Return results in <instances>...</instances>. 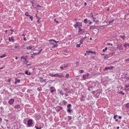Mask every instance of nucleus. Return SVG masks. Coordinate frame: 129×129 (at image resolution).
Segmentation results:
<instances>
[{"label": "nucleus", "instance_id": "37", "mask_svg": "<svg viewBox=\"0 0 129 129\" xmlns=\"http://www.w3.org/2000/svg\"><path fill=\"white\" fill-rule=\"evenodd\" d=\"M119 93H121V94L122 95H124V92H123L122 91H120L119 92Z\"/></svg>", "mask_w": 129, "mask_h": 129}, {"label": "nucleus", "instance_id": "55", "mask_svg": "<svg viewBox=\"0 0 129 129\" xmlns=\"http://www.w3.org/2000/svg\"><path fill=\"white\" fill-rule=\"evenodd\" d=\"M37 18H38V20H37V22L38 23H39V20H40V18H38V17H37Z\"/></svg>", "mask_w": 129, "mask_h": 129}, {"label": "nucleus", "instance_id": "45", "mask_svg": "<svg viewBox=\"0 0 129 129\" xmlns=\"http://www.w3.org/2000/svg\"><path fill=\"white\" fill-rule=\"evenodd\" d=\"M60 69L62 70H63L64 69H63V67L62 66L60 67Z\"/></svg>", "mask_w": 129, "mask_h": 129}, {"label": "nucleus", "instance_id": "21", "mask_svg": "<svg viewBox=\"0 0 129 129\" xmlns=\"http://www.w3.org/2000/svg\"><path fill=\"white\" fill-rule=\"evenodd\" d=\"M72 110H71L70 108H68L67 110V111L69 113H70L72 111Z\"/></svg>", "mask_w": 129, "mask_h": 129}, {"label": "nucleus", "instance_id": "38", "mask_svg": "<svg viewBox=\"0 0 129 129\" xmlns=\"http://www.w3.org/2000/svg\"><path fill=\"white\" fill-rule=\"evenodd\" d=\"M117 116H118V115H114V116L113 117V118L115 119H116V117H117Z\"/></svg>", "mask_w": 129, "mask_h": 129}, {"label": "nucleus", "instance_id": "14", "mask_svg": "<svg viewBox=\"0 0 129 129\" xmlns=\"http://www.w3.org/2000/svg\"><path fill=\"white\" fill-rule=\"evenodd\" d=\"M20 79H18L17 78H16L15 84H16L17 83H20Z\"/></svg>", "mask_w": 129, "mask_h": 129}, {"label": "nucleus", "instance_id": "27", "mask_svg": "<svg viewBox=\"0 0 129 129\" xmlns=\"http://www.w3.org/2000/svg\"><path fill=\"white\" fill-rule=\"evenodd\" d=\"M68 118H69V119L68 120V121L72 119V117L71 116H68Z\"/></svg>", "mask_w": 129, "mask_h": 129}, {"label": "nucleus", "instance_id": "39", "mask_svg": "<svg viewBox=\"0 0 129 129\" xmlns=\"http://www.w3.org/2000/svg\"><path fill=\"white\" fill-rule=\"evenodd\" d=\"M80 44H77L76 45V47H80Z\"/></svg>", "mask_w": 129, "mask_h": 129}, {"label": "nucleus", "instance_id": "49", "mask_svg": "<svg viewBox=\"0 0 129 129\" xmlns=\"http://www.w3.org/2000/svg\"><path fill=\"white\" fill-rule=\"evenodd\" d=\"M11 40L12 41H14V40L13 38L12 37H11Z\"/></svg>", "mask_w": 129, "mask_h": 129}, {"label": "nucleus", "instance_id": "60", "mask_svg": "<svg viewBox=\"0 0 129 129\" xmlns=\"http://www.w3.org/2000/svg\"><path fill=\"white\" fill-rule=\"evenodd\" d=\"M92 18L94 19V20H95L96 19V18L95 17H93Z\"/></svg>", "mask_w": 129, "mask_h": 129}, {"label": "nucleus", "instance_id": "35", "mask_svg": "<svg viewBox=\"0 0 129 129\" xmlns=\"http://www.w3.org/2000/svg\"><path fill=\"white\" fill-rule=\"evenodd\" d=\"M107 49H108V48H107V47H105V49H103V52L105 51H106V50H107Z\"/></svg>", "mask_w": 129, "mask_h": 129}, {"label": "nucleus", "instance_id": "24", "mask_svg": "<svg viewBox=\"0 0 129 129\" xmlns=\"http://www.w3.org/2000/svg\"><path fill=\"white\" fill-rule=\"evenodd\" d=\"M21 59H24L25 60V61H26L27 58L23 56H22L21 58Z\"/></svg>", "mask_w": 129, "mask_h": 129}, {"label": "nucleus", "instance_id": "53", "mask_svg": "<svg viewBox=\"0 0 129 129\" xmlns=\"http://www.w3.org/2000/svg\"><path fill=\"white\" fill-rule=\"evenodd\" d=\"M126 44H125L124 45V47L125 48L127 46V45H126Z\"/></svg>", "mask_w": 129, "mask_h": 129}, {"label": "nucleus", "instance_id": "58", "mask_svg": "<svg viewBox=\"0 0 129 129\" xmlns=\"http://www.w3.org/2000/svg\"><path fill=\"white\" fill-rule=\"evenodd\" d=\"M128 85H125V86L127 88H128Z\"/></svg>", "mask_w": 129, "mask_h": 129}, {"label": "nucleus", "instance_id": "52", "mask_svg": "<svg viewBox=\"0 0 129 129\" xmlns=\"http://www.w3.org/2000/svg\"><path fill=\"white\" fill-rule=\"evenodd\" d=\"M111 48L112 47H109L108 48V49L110 50H111Z\"/></svg>", "mask_w": 129, "mask_h": 129}, {"label": "nucleus", "instance_id": "59", "mask_svg": "<svg viewBox=\"0 0 129 129\" xmlns=\"http://www.w3.org/2000/svg\"><path fill=\"white\" fill-rule=\"evenodd\" d=\"M23 39L25 41H26V39L25 38H24Z\"/></svg>", "mask_w": 129, "mask_h": 129}, {"label": "nucleus", "instance_id": "1", "mask_svg": "<svg viewBox=\"0 0 129 129\" xmlns=\"http://www.w3.org/2000/svg\"><path fill=\"white\" fill-rule=\"evenodd\" d=\"M33 124V120L31 119H29L27 121V123L26 124L27 126L28 127H30L32 126Z\"/></svg>", "mask_w": 129, "mask_h": 129}, {"label": "nucleus", "instance_id": "23", "mask_svg": "<svg viewBox=\"0 0 129 129\" xmlns=\"http://www.w3.org/2000/svg\"><path fill=\"white\" fill-rule=\"evenodd\" d=\"M72 106V105L70 104H69L67 106V107L68 108H70V107Z\"/></svg>", "mask_w": 129, "mask_h": 129}, {"label": "nucleus", "instance_id": "28", "mask_svg": "<svg viewBox=\"0 0 129 129\" xmlns=\"http://www.w3.org/2000/svg\"><path fill=\"white\" fill-rule=\"evenodd\" d=\"M80 73H81L84 72V71L83 70H81L79 71Z\"/></svg>", "mask_w": 129, "mask_h": 129}, {"label": "nucleus", "instance_id": "16", "mask_svg": "<svg viewBox=\"0 0 129 129\" xmlns=\"http://www.w3.org/2000/svg\"><path fill=\"white\" fill-rule=\"evenodd\" d=\"M25 73L27 75H30V73L28 72V70L26 71Z\"/></svg>", "mask_w": 129, "mask_h": 129}, {"label": "nucleus", "instance_id": "11", "mask_svg": "<svg viewBox=\"0 0 129 129\" xmlns=\"http://www.w3.org/2000/svg\"><path fill=\"white\" fill-rule=\"evenodd\" d=\"M54 87H51L50 88V91L51 92L53 93L54 91Z\"/></svg>", "mask_w": 129, "mask_h": 129}, {"label": "nucleus", "instance_id": "8", "mask_svg": "<svg viewBox=\"0 0 129 129\" xmlns=\"http://www.w3.org/2000/svg\"><path fill=\"white\" fill-rule=\"evenodd\" d=\"M89 26H90L89 28L90 30H93L95 29L96 27L95 25H91Z\"/></svg>", "mask_w": 129, "mask_h": 129}, {"label": "nucleus", "instance_id": "34", "mask_svg": "<svg viewBox=\"0 0 129 129\" xmlns=\"http://www.w3.org/2000/svg\"><path fill=\"white\" fill-rule=\"evenodd\" d=\"M59 93L60 94H61L62 95H63V93L62 92V90L60 91Z\"/></svg>", "mask_w": 129, "mask_h": 129}, {"label": "nucleus", "instance_id": "26", "mask_svg": "<svg viewBox=\"0 0 129 129\" xmlns=\"http://www.w3.org/2000/svg\"><path fill=\"white\" fill-rule=\"evenodd\" d=\"M29 18L31 19V21H32L33 20V16H30V15H29Z\"/></svg>", "mask_w": 129, "mask_h": 129}, {"label": "nucleus", "instance_id": "2", "mask_svg": "<svg viewBox=\"0 0 129 129\" xmlns=\"http://www.w3.org/2000/svg\"><path fill=\"white\" fill-rule=\"evenodd\" d=\"M82 26V23L79 22H77L75 25H74V26L75 28H76V27H78L79 28H80V27Z\"/></svg>", "mask_w": 129, "mask_h": 129}, {"label": "nucleus", "instance_id": "10", "mask_svg": "<svg viewBox=\"0 0 129 129\" xmlns=\"http://www.w3.org/2000/svg\"><path fill=\"white\" fill-rule=\"evenodd\" d=\"M117 47L118 48L119 50H123V48L120 45H117Z\"/></svg>", "mask_w": 129, "mask_h": 129}, {"label": "nucleus", "instance_id": "29", "mask_svg": "<svg viewBox=\"0 0 129 129\" xmlns=\"http://www.w3.org/2000/svg\"><path fill=\"white\" fill-rule=\"evenodd\" d=\"M49 75L52 77H54V74H53L52 73H49Z\"/></svg>", "mask_w": 129, "mask_h": 129}, {"label": "nucleus", "instance_id": "32", "mask_svg": "<svg viewBox=\"0 0 129 129\" xmlns=\"http://www.w3.org/2000/svg\"><path fill=\"white\" fill-rule=\"evenodd\" d=\"M6 56L5 55H3L2 56H0V58H2L5 57Z\"/></svg>", "mask_w": 129, "mask_h": 129}, {"label": "nucleus", "instance_id": "36", "mask_svg": "<svg viewBox=\"0 0 129 129\" xmlns=\"http://www.w3.org/2000/svg\"><path fill=\"white\" fill-rule=\"evenodd\" d=\"M68 64H64V67L65 68H66L68 66Z\"/></svg>", "mask_w": 129, "mask_h": 129}, {"label": "nucleus", "instance_id": "15", "mask_svg": "<svg viewBox=\"0 0 129 129\" xmlns=\"http://www.w3.org/2000/svg\"><path fill=\"white\" fill-rule=\"evenodd\" d=\"M59 109H56V111L57 112H59L60 111V110H62V107H61L60 106H59Z\"/></svg>", "mask_w": 129, "mask_h": 129}, {"label": "nucleus", "instance_id": "25", "mask_svg": "<svg viewBox=\"0 0 129 129\" xmlns=\"http://www.w3.org/2000/svg\"><path fill=\"white\" fill-rule=\"evenodd\" d=\"M35 127L37 129H41V126H40L39 127H38L35 125Z\"/></svg>", "mask_w": 129, "mask_h": 129}, {"label": "nucleus", "instance_id": "4", "mask_svg": "<svg viewBox=\"0 0 129 129\" xmlns=\"http://www.w3.org/2000/svg\"><path fill=\"white\" fill-rule=\"evenodd\" d=\"M49 42L51 44H57L58 43V41H57L53 40H48Z\"/></svg>", "mask_w": 129, "mask_h": 129}, {"label": "nucleus", "instance_id": "44", "mask_svg": "<svg viewBox=\"0 0 129 129\" xmlns=\"http://www.w3.org/2000/svg\"><path fill=\"white\" fill-rule=\"evenodd\" d=\"M107 44L109 45H111V46H112L113 45V44H111L109 43H108Z\"/></svg>", "mask_w": 129, "mask_h": 129}, {"label": "nucleus", "instance_id": "48", "mask_svg": "<svg viewBox=\"0 0 129 129\" xmlns=\"http://www.w3.org/2000/svg\"><path fill=\"white\" fill-rule=\"evenodd\" d=\"M125 61H129V58L126 59L125 60Z\"/></svg>", "mask_w": 129, "mask_h": 129}, {"label": "nucleus", "instance_id": "54", "mask_svg": "<svg viewBox=\"0 0 129 129\" xmlns=\"http://www.w3.org/2000/svg\"><path fill=\"white\" fill-rule=\"evenodd\" d=\"M86 37H84L81 40L83 41L85 39Z\"/></svg>", "mask_w": 129, "mask_h": 129}, {"label": "nucleus", "instance_id": "41", "mask_svg": "<svg viewBox=\"0 0 129 129\" xmlns=\"http://www.w3.org/2000/svg\"><path fill=\"white\" fill-rule=\"evenodd\" d=\"M90 15L91 17H92V18H93V17H94V16H93L94 15H93L92 13H91Z\"/></svg>", "mask_w": 129, "mask_h": 129}, {"label": "nucleus", "instance_id": "12", "mask_svg": "<svg viewBox=\"0 0 129 129\" xmlns=\"http://www.w3.org/2000/svg\"><path fill=\"white\" fill-rule=\"evenodd\" d=\"M14 108L17 109H18L20 108V105L18 104L16 105L15 106Z\"/></svg>", "mask_w": 129, "mask_h": 129}, {"label": "nucleus", "instance_id": "5", "mask_svg": "<svg viewBox=\"0 0 129 129\" xmlns=\"http://www.w3.org/2000/svg\"><path fill=\"white\" fill-rule=\"evenodd\" d=\"M54 77H56L61 78L62 77H64V76L63 75H60L59 73H57L54 74Z\"/></svg>", "mask_w": 129, "mask_h": 129}, {"label": "nucleus", "instance_id": "62", "mask_svg": "<svg viewBox=\"0 0 129 129\" xmlns=\"http://www.w3.org/2000/svg\"><path fill=\"white\" fill-rule=\"evenodd\" d=\"M128 88H127V90L128 91H129V84L128 85Z\"/></svg>", "mask_w": 129, "mask_h": 129}, {"label": "nucleus", "instance_id": "51", "mask_svg": "<svg viewBox=\"0 0 129 129\" xmlns=\"http://www.w3.org/2000/svg\"><path fill=\"white\" fill-rule=\"evenodd\" d=\"M30 3H31V4H32V6H33V4H34L33 1H31Z\"/></svg>", "mask_w": 129, "mask_h": 129}, {"label": "nucleus", "instance_id": "56", "mask_svg": "<svg viewBox=\"0 0 129 129\" xmlns=\"http://www.w3.org/2000/svg\"><path fill=\"white\" fill-rule=\"evenodd\" d=\"M18 47H19L18 46H15L14 48H18Z\"/></svg>", "mask_w": 129, "mask_h": 129}, {"label": "nucleus", "instance_id": "18", "mask_svg": "<svg viewBox=\"0 0 129 129\" xmlns=\"http://www.w3.org/2000/svg\"><path fill=\"white\" fill-rule=\"evenodd\" d=\"M32 46H28L27 47H26V48L28 50H30L32 48Z\"/></svg>", "mask_w": 129, "mask_h": 129}, {"label": "nucleus", "instance_id": "47", "mask_svg": "<svg viewBox=\"0 0 129 129\" xmlns=\"http://www.w3.org/2000/svg\"><path fill=\"white\" fill-rule=\"evenodd\" d=\"M2 122V119L0 118V124Z\"/></svg>", "mask_w": 129, "mask_h": 129}, {"label": "nucleus", "instance_id": "19", "mask_svg": "<svg viewBox=\"0 0 129 129\" xmlns=\"http://www.w3.org/2000/svg\"><path fill=\"white\" fill-rule=\"evenodd\" d=\"M114 19L112 20H110V21H109L108 23H108V25H109L110 23H112L114 21Z\"/></svg>", "mask_w": 129, "mask_h": 129}, {"label": "nucleus", "instance_id": "61", "mask_svg": "<svg viewBox=\"0 0 129 129\" xmlns=\"http://www.w3.org/2000/svg\"><path fill=\"white\" fill-rule=\"evenodd\" d=\"M54 21H55V22H56L57 23H59L58 22V21H57L56 20H55V19H54Z\"/></svg>", "mask_w": 129, "mask_h": 129}, {"label": "nucleus", "instance_id": "31", "mask_svg": "<svg viewBox=\"0 0 129 129\" xmlns=\"http://www.w3.org/2000/svg\"><path fill=\"white\" fill-rule=\"evenodd\" d=\"M125 106L127 108H129V103H128L127 104H126Z\"/></svg>", "mask_w": 129, "mask_h": 129}, {"label": "nucleus", "instance_id": "20", "mask_svg": "<svg viewBox=\"0 0 129 129\" xmlns=\"http://www.w3.org/2000/svg\"><path fill=\"white\" fill-rule=\"evenodd\" d=\"M120 37L124 40L125 38V37L124 36H120Z\"/></svg>", "mask_w": 129, "mask_h": 129}, {"label": "nucleus", "instance_id": "7", "mask_svg": "<svg viewBox=\"0 0 129 129\" xmlns=\"http://www.w3.org/2000/svg\"><path fill=\"white\" fill-rule=\"evenodd\" d=\"M14 102V100L13 99H10L8 101V103L10 105H12Z\"/></svg>", "mask_w": 129, "mask_h": 129}, {"label": "nucleus", "instance_id": "3", "mask_svg": "<svg viewBox=\"0 0 129 129\" xmlns=\"http://www.w3.org/2000/svg\"><path fill=\"white\" fill-rule=\"evenodd\" d=\"M79 30L78 33L79 35L82 34L84 33L85 32L84 30L83 29H81V28H79Z\"/></svg>", "mask_w": 129, "mask_h": 129}, {"label": "nucleus", "instance_id": "30", "mask_svg": "<svg viewBox=\"0 0 129 129\" xmlns=\"http://www.w3.org/2000/svg\"><path fill=\"white\" fill-rule=\"evenodd\" d=\"M69 74H67L65 75V77L68 78L69 77Z\"/></svg>", "mask_w": 129, "mask_h": 129}, {"label": "nucleus", "instance_id": "57", "mask_svg": "<svg viewBox=\"0 0 129 129\" xmlns=\"http://www.w3.org/2000/svg\"><path fill=\"white\" fill-rule=\"evenodd\" d=\"M9 41H11V39L10 37H9Z\"/></svg>", "mask_w": 129, "mask_h": 129}, {"label": "nucleus", "instance_id": "9", "mask_svg": "<svg viewBox=\"0 0 129 129\" xmlns=\"http://www.w3.org/2000/svg\"><path fill=\"white\" fill-rule=\"evenodd\" d=\"M113 67H111L110 68H109L108 67H107L105 68V69H104V71H106V70H107L108 69H111V70L112 69H113Z\"/></svg>", "mask_w": 129, "mask_h": 129}, {"label": "nucleus", "instance_id": "64", "mask_svg": "<svg viewBox=\"0 0 129 129\" xmlns=\"http://www.w3.org/2000/svg\"><path fill=\"white\" fill-rule=\"evenodd\" d=\"M12 107H9V109H12Z\"/></svg>", "mask_w": 129, "mask_h": 129}, {"label": "nucleus", "instance_id": "17", "mask_svg": "<svg viewBox=\"0 0 129 129\" xmlns=\"http://www.w3.org/2000/svg\"><path fill=\"white\" fill-rule=\"evenodd\" d=\"M110 57V56H109V55L107 54L104 56V59H106Z\"/></svg>", "mask_w": 129, "mask_h": 129}, {"label": "nucleus", "instance_id": "43", "mask_svg": "<svg viewBox=\"0 0 129 129\" xmlns=\"http://www.w3.org/2000/svg\"><path fill=\"white\" fill-rule=\"evenodd\" d=\"M93 21H95L96 23H98L99 22V21L98 20H97L95 21V20H94Z\"/></svg>", "mask_w": 129, "mask_h": 129}, {"label": "nucleus", "instance_id": "50", "mask_svg": "<svg viewBox=\"0 0 129 129\" xmlns=\"http://www.w3.org/2000/svg\"><path fill=\"white\" fill-rule=\"evenodd\" d=\"M68 90V89L67 88H64V90L66 92L67 91L66 90Z\"/></svg>", "mask_w": 129, "mask_h": 129}, {"label": "nucleus", "instance_id": "63", "mask_svg": "<svg viewBox=\"0 0 129 129\" xmlns=\"http://www.w3.org/2000/svg\"><path fill=\"white\" fill-rule=\"evenodd\" d=\"M118 118L119 119H121V116H119V117H118Z\"/></svg>", "mask_w": 129, "mask_h": 129}, {"label": "nucleus", "instance_id": "40", "mask_svg": "<svg viewBox=\"0 0 129 129\" xmlns=\"http://www.w3.org/2000/svg\"><path fill=\"white\" fill-rule=\"evenodd\" d=\"M25 15L27 16H29V15H28V13L27 12L25 13Z\"/></svg>", "mask_w": 129, "mask_h": 129}, {"label": "nucleus", "instance_id": "33", "mask_svg": "<svg viewBox=\"0 0 129 129\" xmlns=\"http://www.w3.org/2000/svg\"><path fill=\"white\" fill-rule=\"evenodd\" d=\"M88 21V23L89 25H90L91 24L92 22L90 20H89Z\"/></svg>", "mask_w": 129, "mask_h": 129}, {"label": "nucleus", "instance_id": "13", "mask_svg": "<svg viewBox=\"0 0 129 129\" xmlns=\"http://www.w3.org/2000/svg\"><path fill=\"white\" fill-rule=\"evenodd\" d=\"M86 52L87 53V54H89V53H90L91 54L93 53H94V54L95 53V51L94 52L91 51L90 50L89 51H86Z\"/></svg>", "mask_w": 129, "mask_h": 129}, {"label": "nucleus", "instance_id": "42", "mask_svg": "<svg viewBox=\"0 0 129 129\" xmlns=\"http://www.w3.org/2000/svg\"><path fill=\"white\" fill-rule=\"evenodd\" d=\"M40 52V51H39L38 53H36V52L35 53H34L33 54V55L37 54H38Z\"/></svg>", "mask_w": 129, "mask_h": 129}, {"label": "nucleus", "instance_id": "6", "mask_svg": "<svg viewBox=\"0 0 129 129\" xmlns=\"http://www.w3.org/2000/svg\"><path fill=\"white\" fill-rule=\"evenodd\" d=\"M89 75V74L87 73L86 75H83V79L85 80L86 79H88Z\"/></svg>", "mask_w": 129, "mask_h": 129}, {"label": "nucleus", "instance_id": "22", "mask_svg": "<svg viewBox=\"0 0 129 129\" xmlns=\"http://www.w3.org/2000/svg\"><path fill=\"white\" fill-rule=\"evenodd\" d=\"M88 21L87 20V19H85L84 20V23L86 24L88 23Z\"/></svg>", "mask_w": 129, "mask_h": 129}, {"label": "nucleus", "instance_id": "46", "mask_svg": "<svg viewBox=\"0 0 129 129\" xmlns=\"http://www.w3.org/2000/svg\"><path fill=\"white\" fill-rule=\"evenodd\" d=\"M83 41L81 39L80 41V44H82V43H83Z\"/></svg>", "mask_w": 129, "mask_h": 129}]
</instances>
